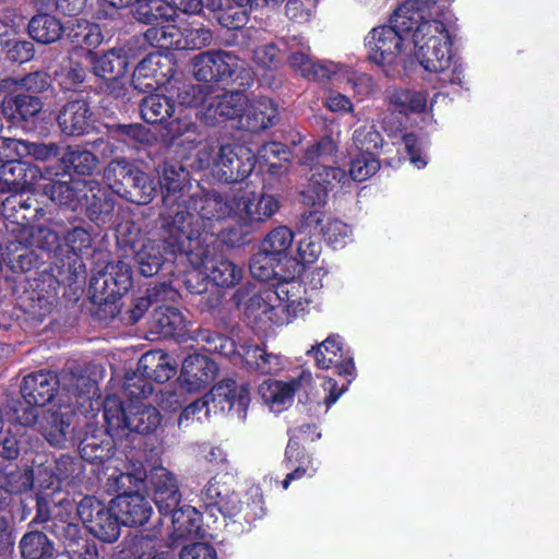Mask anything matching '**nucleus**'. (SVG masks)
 I'll return each mask as SVG.
<instances>
[{
	"mask_svg": "<svg viewBox=\"0 0 559 559\" xmlns=\"http://www.w3.org/2000/svg\"><path fill=\"white\" fill-rule=\"evenodd\" d=\"M185 49H201L212 41V32L201 24L191 23L182 28Z\"/></svg>",
	"mask_w": 559,
	"mask_h": 559,
	"instance_id": "nucleus-62",
	"label": "nucleus"
},
{
	"mask_svg": "<svg viewBox=\"0 0 559 559\" xmlns=\"http://www.w3.org/2000/svg\"><path fill=\"white\" fill-rule=\"evenodd\" d=\"M41 108L40 98L27 94L5 96L1 103L2 114L12 123L33 121Z\"/></svg>",
	"mask_w": 559,
	"mask_h": 559,
	"instance_id": "nucleus-33",
	"label": "nucleus"
},
{
	"mask_svg": "<svg viewBox=\"0 0 559 559\" xmlns=\"http://www.w3.org/2000/svg\"><path fill=\"white\" fill-rule=\"evenodd\" d=\"M218 367L206 356L194 354L188 356L178 378L180 384H211L216 380Z\"/></svg>",
	"mask_w": 559,
	"mask_h": 559,
	"instance_id": "nucleus-32",
	"label": "nucleus"
},
{
	"mask_svg": "<svg viewBox=\"0 0 559 559\" xmlns=\"http://www.w3.org/2000/svg\"><path fill=\"white\" fill-rule=\"evenodd\" d=\"M145 39L162 49H185L182 28L175 22H164L150 27L144 33Z\"/></svg>",
	"mask_w": 559,
	"mask_h": 559,
	"instance_id": "nucleus-42",
	"label": "nucleus"
},
{
	"mask_svg": "<svg viewBox=\"0 0 559 559\" xmlns=\"http://www.w3.org/2000/svg\"><path fill=\"white\" fill-rule=\"evenodd\" d=\"M380 168L379 160L373 156V153H359L350 162L349 181H364L374 175Z\"/></svg>",
	"mask_w": 559,
	"mask_h": 559,
	"instance_id": "nucleus-57",
	"label": "nucleus"
},
{
	"mask_svg": "<svg viewBox=\"0 0 559 559\" xmlns=\"http://www.w3.org/2000/svg\"><path fill=\"white\" fill-rule=\"evenodd\" d=\"M57 122L61 132L67 135L86 133L93 122L90 105L83 99L67 103L57 116Z\"/></svg>",
	"mask_w": 559,
	"mask_h": 559,
	"instance_id": "nucleus-28",
	"label": "nucleus"
},
{
	"mask_svg": "<svg viewBox=\"0 0 559 559\" xmlns=\"http://www.w3.org/2000/svg\"><path fill=\"white\" fill-rule=\"evenodd\" d=\"M183 251L191 265L210 277L217 286L231 287L242 278L243 270L227 259H215L210 246L205 245V239L197 246L187 247Z\"/></svg>",
	"mask_w": 559,
	"mask_h": 559,
	"instance_id": "nucleus-12",
	"label": "nucleus"
},
{
	"mask_svg": "<svg viewBox=\"0 0 559 559\" xmlns=\"http://www.w3.org/2000/svg\"><path fill=\"white\" fill-rule=\"evenodd\" d=\"M334 151L333 140L323 138L308 147L300 158V163L310 166L312 171L307 188L301 192L305 204L320 207L325 204L330 190L349 183V177L344 169L323 164Z\"/></svg>",
	"mask_w": 559,
	"mask_h": 559,
	"instance_id": "nucleus-5",
	"label": "nucleus"
},
{
	"mask_svg": "<svg viewBox=\"0 0 559 559\" xmlns=\"http://www.w3.org/2000/svg\"><path fill=\"white\" fill-rule=\"evenodd\" d=\"M369 59L380 66L404 63L414 57L420 67L442 83L461 85L463 64L452 51V38L443 22L431 19L427 4L407 0L391 17L390 25L374 27L366 37Z\"/></svg>",
	"mask_w": 559,
	"mask_h": 559,
	"instance_id": "nucleus-1",
	"label": "nucleus"
},
{
	"mask_svg": "<svg viewBox=\"0 0 559 559\" xmlns=\"http://www.w3.org/2000/svg\"><path fill=\"white\" fill-rule=\"evenodd\" d=\"M238 492L236 479L229 473L215 474L199 493V507L211 516L227 518L235 510Z\"/></svg>",
	"mask_w": 559,
	"mask_h": 559,
	"instance_id": "nucleus-16",
	"label": "nucleus"
},
{
	"mask_svg": "<svg viewBox=\"0 0 559 559\" xmlns=\"http://www.w3.org/2000/svg\"><path fill=\"white\" fill-rule=\"evenodd\" d=\"M234 216L242 225L263 223L280 209L272 194L245 190L234 199Z\"/></svg>",
	"mask_w": 559,
	"mask_h": 559,
	"instance_id": "nucleus-20",
	"label": "nucleus"
},
{
	"mask_svg": "<svg viewBox=\"0 0 559 559\" xmlns=\"http://www.w3.org/2000/svg\"><path fill=\"white\" fill-rule=\"evenodd\" d=\"M194 340L204 343L209 350L217 352L224 356L235 354L236 347L233 340L224 337L209 330H199Z\"/></svg>",
	"mask_w": 559,
	"mask_h": 559,
	"instance_id": "nucleus-60",
	"label": "nucleus"
},
{
	"mask_svg": "<svg viewBox=\"0 0 559 559\" xmlns=\"http://www.w3.org/2000/svg\"><path fill=\"white\" fill-rule=\"evenodd\" d=\"M88 393H82V397H74L75 402L70 400L64 404H58L55 408H49V416L44 426V436L53 447H63L68 437L74 430V418L76 412L87 413L93 409V401Z\"/></svg>",
	"mask_w": 559,
	"mask_h": 559,
	"instance_id": "nucleus-14",
	"label": "nucleus"
},
{
	"mask_svg": "<svg viewBox=\"0 0 559 559\" xmlns=\"http://www.w3.org/2000/svg\"><path fill=\"white\" fill-rule=\"evenodd\" d=\"M211 390L202 397L197 399L188 406H186L178 418V425L188 426L189 421L205 409L209 413L210 402L215 404V407H219L225 411H234L241 418L247 415V409L250 404V391L248 386H210Z\"/></svg>",
	"mask_w": 559,
	"mask_h": 559,
	"instance_id": "nucleus-10",
	"label": "nucleus"
},
{
	"mask_svg": "<svg viewBox=\"0 0 559 559\" xmlns=\"http://www.w3.org/2000/svg\"><path fill=\"white\" fill-rule=\"evenodd\" d=\"M180 104L198 108L200 119L207 126H216L226 120L242 118L248 98L241 92L214 94L207 85H189L178 95Z\"/></svg>",
	"mask_w": 559,
	"mask_h": 559,
	"instance_id": "nucleus-6",
	"label": "nucleus"
},
{
	"mask_svg": "<svg viewBox=\"0 0 559 559\" xmlns=\"http://www.w3.org/2000/svg\"><path fill=\"white\" fill-rule=\"evenodd\" d=\"M241 349V356L247 366L260 373H275L282 369L281 357L266 353L258 345H243Z\"/></svg>",
	"mask_w": 559,
	"mask_h": 559,
	"instance_id": "nucleus-44",
	"label": "nucleus"
},
{
	"mask_svg": "<svg viewBox=\"0 0 559 559\" xmlns=\"http://www.w3.org/2000/svg\"><path fill=\"white\" fill-rule=\"evenodd\" d=\"M86 76L85 69L70 60L67 66L62 67L59 71L56 72V78L59 85L63 90H73L79 84H81Z\"/></svg>",
	"mask_w": 559,
	"mask_h": 559,
	"instance_id": "nucleus-64",
	"label": "nucleus"
},
{
	"mask_svg": "<svg viewBox=\"0 0 559 559\" xmlns=\"http://www.w3.org/2000/svg\"><path fill=\"white\" fill-rule=\"evenodd\" d=\"M298 386H259V394L270 411L280 414L288 409Z\"/></svg>",
	"mask_w": 559,
	"mask_h": 559,
	"instance_id": "nucleus-52",
	"label": "nucleus"
},
{
	"mask_svg": "<svg viewBox=\"0 0 559 559\" xmlns=\"http://www.w3.org/2000/svg\"><path fill=\"white\" fill-rule=\"evenodd\" d=\"M307 354L313 357L320 369H329L334 366L336 372L343 376L345 381L352 382L355 379L356 368L353 357L345 354L338 335H330L318 346L309 349Z\"/></svg>",
	"mask_w": 559,
	"mask_h": 559,
	"instance_id": "nucleus-22",
	"label": "nucleus"
},
{
	"mask_svg": "<svg viewBox=\"0 0 559 559\" xmlns=\"http://www.w3.org/2000/svg\"><path fill=\"white\" fill-rule=\"evenodd\" d=\"M36 513L29 525L44 524V528L49 531L59 539L67 549H73L82 539V530L76 522V503L69 499H62L57 506V511L51 514L50 501L41 493L36 497Z\"/></svg>",
	"mask_w": 559,
	"mask_h": 559,
	"instance_id": "nucleus-8",
	"label": "nucleus"
},
{
	"mask_svg": "<svg viewBox=\"0 0 559 559\" xmlns=\"http://www.w3.org/2000/svg\"><path fill=\"white\" fill-rule=\"evenodd\" d=\"M104 177L111 187H115L117 182L129 186L131 188L130 200L134 203L147 204L156 194L153 179L126 159L112 160L106 167Z\"/></svg>",
	"mask_w": 559,
	"mask_h": 559,
	"instance_id": "nucleus-15",
	"label": "nucleus"
},
{
	"mask_svg": "<svg viewBox=\"0 0 559 559\" xmlns=\"http://www.w3.org/2000/svg\"><path fill=\"white\" fill-rule=\"evenodd\" d=\"M175 374L176 369L166 357L157 353H146L139 359L134 371L126 372V380L143 384H165Z\"/></svg>",
	"mask_w": 559,
	"mask_h": 559,
	"instance_id": "nucleus-26",
	"label": "nucleus"
},
{
	"mask_svg": "<svg viewBox=\"0 0 559 559\" xmlns=\"http://www.w3.org/2000/svg\"><path fill=\"white\" fill-rule=\"evenodd\" d=\"M354 143L361 153H372L382 145V136L373 124H364L354 131Z\"/></svg>",
	"mask_w": 559,
	"mask_h": 559,
	"instance_id": "nucleus-61",
	"label": "nucleus"
},
{
	"mask_svg": "<svg viewBox=\"0 0 559 559\" xmlns=\"http://www.w3.org/2000/svg\"><path fill=\"white\" fill-rule=\"evenodd\" d=\"M34 472L32 468L14 466L0 475V489L10 495H21L32 489Z\"/></svg>",
	"mask_w": 559,
	"mask_h": 559,
	"instance_id": "nucleus-51",
	"label": "nucleus"
},
{
	"mask_svg": "<svg viewBox=\"0 0 559 559\" xmlns=\"http://www.w3.org/2000/svg\"><path fill=\"white\" fill-rule=\"evenodd\" d=\"M308 389L304 404L307 406L309 414L319 416L321 408L324 406L323 414H326L329 408L346 392L348 386H330L329 392L323 397L319 396L317 386H308Z\"/></svg>",
	"mask_w": 559,
	"mask_h": 559,
	"instance_id": "nucleus-54",
	"label": "nucleus"
},
{
	"mask_svg": "<svg viewBox=\"0 0 559 559\" xmlns=\"http://www.w3.org/2000/svg\"><path fill=\"white\" fill-rule=\"evenodd\" d=\"M57 175L51 168L45 170L43 178L48 182L43 186L44 194L59 205L78 211L83 204V197H87L88 180H55L53 176Z\"/></svg>",
	"mask_w": 559,
	"mask_h": 559,
	"instance_id": "nucleus-23",
	"label": "nucleus"
},
{
	"mask_svg": "<svg viewBox=\"0 0 559 559\" xmlns=\"http://www.w3.org/2000/svg\"><path fill=\"white\" fill-rule=\"evenodd\" d=\"M254 164L255 156L250 148L242 145H222L215 173L221 181L236 182L248 177Z\"/></svg>",
	"mask_w": 559,
	"mask_h": 559,
	"instance_id": "nucleus-21",
	"label": "nucleus"
},
{
	"mask_svg": "<svg viewBox=\"0 0 559 559\" xmlns=\"http://www.w3.org/2000/svg\"><path fill=\"white\" fill-rule=\"evenodd\" d=\"M293 239L292 230L286 226H280L266 235L261 243L260 250L282 261L286 258L292 247Z\"/></svg>",
	"mask_w": 559,
	"mask_h": 559,
	"instance_id": "nucleus-53",
	"label": "nucleus"
},
{
	"mask_svg": "<svg viewBox=\"0 0 559 559\" xmlns=\"http://www.w3.org/2000/svg\"><path fill=\"white\" fill-rule=\"evenodd\" d=\"M91 221L96 223H106L114 212L115 202L107 192L100 188L99 183L88 180L87 197H83V204Z\"/></svg>",
	"mask_w": 559,
	"mask_h": 559,
	"instance_id": "nucleus-36",
	"label": "nucleus"
},
{
	"mask_svg": "<svg viewBox=\"0 0 559 559\" xmlns=\"http://www.w3.org/2000/svg\"><path fill=\"white\" fill-rule=\"evenodd\" d=\"M230 215H234L233 205L216 192H204L195 185L181 209L162 216V229L175 253L202 242L200 237L203 233L214 234L215 224Z\"/></svg>",
	"mask_w": 559,
	"mask_h": 559,
	"instance_id": "nucleus-2",
	"label": "nucleus"
},
{
	"mask_svg": "<svg viewBox=\"0 0 559 559\" xmlns=\"http://www.w3.org/2000/svg\"><path fill=\"white\" fill-rule=\"evenodd\" d=\"M112 508L117 511L124 526H142L150 520L153 509L145 496L139 491H124L112 499Z\"/></svg>",
	"mask_w": 559,
	"mask_h": 559,
	"instance_id": "nucleus-25",
	"label": "nucleus"
},
{
	"mask_svg": "<svg viewBox=\"0 0 559 559\" xmlns=\"http://www.w3.org/2000/svg\"><path fill=\"white\" fill-rule=\"evenodd\" d=\"M76 522L80 520L85 528L104 543H114L120 536V522L117 511L106 507L94 496H84L75 508Z\"/></svg>",
	"mask_w": 559,
	"mask_h": 559,
	"instance_id": "nucleus-9",
	"label": "nucleus"
},
{
	"mask_svg": "<svg viewBox=\"0 0 559 559\" xmlns=\"http://www.w3.org/2000/svg\"><path fill=\"white\" fill-rule=\"evenodd\" d=\"M85 462L80 452L75 454L62 453L55 460L52 475L58 484L74 485L81 483L85 473Z\"/></svg>",
	"mask_w": 559,
	"mask_h": 559,
	"instance_id": "nucleus-41",
	"label": "nucleus"
},
{
	"mask_svg": "<svg viewBox=\"0 0 559 559\" xmlns=\"http://www.w3.org/2000/svg\"><path fill=\"white\" fill-rule=\"evenodd\" d=\"M300 239L298 240L297 253L299 261L302 264H311L313 263L321 253V242L320 238L317 234H300L298 231Z\"/></svg>",
	"mask_w": 559,
	"mask_h": 559,
	"instance_id": "nucleus-63",
	"label": "nucleus"
},
{
	"mask_svg": "<svg viewBox=\"0 0 559 559\" xmlns=\"http://www.w3.org/2000/svg\"><path fill=\"white\" fill-rule=\"evenodd\" d=\"M2 215L5 219V228L10 237V245L15 241H27L29 230L35 223L44 217L45 211L31 195L23 193L10 194L2 201Z\"/></svg>",
	"mask_w": 559,
	"mask_h": 559,
	"instance_id": "nucleus-11",
	"label": "nucleus"
},
{
	"mask_svg": "<svg viewBox=\"0 0 559 559\" xmlns=\"http://www.w3.org/2000/svg\"><path fill=\"white\" fill-rule=\"evenodd\" d=\"M329 80L349 84L352 90L360 96L369 95L374 87L370 75L357 72L340 63H336V69L331 73V79Z\"/></svg>",
	"mask_w": 559,
	"mask_h": 559,
	"instance_id": "nucleus-50",
	"label": "nucleus"
},
{
	"mask_svg": "<svg viewBox=\"0 0 559 559\" xmlns=\"http://www.w3.org/2000/svg\"><path fill=\"white\" fill-rule=\"evenodd\" d=\"M175 534L178 537H190L199 534L201 526V512L195 507L178 506L168 514Z\"/></svg>",
	"mask_w": 559,
	"mask_h": 559,
	"instance_id": "nucleus-43",
	"label": "nucleus"
},
{
	"mask_svg": "<svg viewBox=\"0 0 559 559\" xmlns=\"http://www.w3.org/2000/svg\"><path fill=\"white\" fill-rule=\"evenodd\" d=\"M62 25L59 20L49 14L34 16L28 23L31 37L41 44H50L60 38Z\"/></svg>",
	"mask_w": 559,
	"mask_h": 559,
	"instance_id": "nucleus-46",
	"label": "nucleus"
},
{
	"mask_svg": "<svg viewBox=\"0 0 559 559\" xmlns=\"http://www.w3.org/2000/svg\"><path fill=\"white\" fill-rule=\"evenodd\" d=\"M170 76H173L170 59L160 53H151L141 60L134 69L133 83L138 87L140 80L147 79L150 82L145 83V87L154 88L164 84Z\"/></svg>",
	"mask_w": 559,
	"mask_h": 559,
	"instance_id": "nucleus-31",
	"label": "nucleus"
},
{
	"mask_svg": "<svg viewBox=\"0 0 559 559\" xmlns=\"http://www.w3.org/2000/svg\"><path fill=\"white\" fill-rule=\"evenodd\" d=\"M135 261L143 276H153L163 264V248L157 240H145L135 252Z\"/></svg>",
	"mask_w": 559,
	"mask_h": 559,
	"instance_id": "nucleus-47",
	"label": "nucleus"
},
{
	"mask_svg": "<svg viewBox=\"0 0 559 559\" xmlns=\"http://www.w3.org/2000/svg\"><path fill=\"white\" fill-rule=\"evenodd\" d=\"M102 406L105 420L104 431L117 438H123L128 426L129 407L126 408L123 401L115 394H107Z\"/></svg>",
	"mask_w": 559,
	"mask_h": 559,
	"instance_id": "nucleus-38",
	"label": "nucleus"
},
{
	"mask_svg": "<svg viewBox=\"0 0 559 559\" xmlns=\"http://www.w3.org/2000/svg\"><path fill=\"white\" fill-rule=\"evenodd\" d=\"M61 163L66 167H72L78 174L90 175L96 169L98 159L87 150L69 146L61 157Z\"/></svg>",
	"mask_w": 559,
	"mask_h": 559,
	"instance_id": "nucleus-55",
	"label": "nucleus"
},
{
	"mask_svg": "<svg viewBox=\"0 0 559 559\" xmlns=\"http://www.w3.org/2000/svg\"><path fill=\"white\" fill-rule=\"evenodd\" d=\"M27 241H15L8 247L9 250L17 251L19 248L36 247L50 250L57 243V235L48 227L36 226L29 230Z\"/></svg>",
	"mask_w": 559,
	"mask_h": 559,
	"instance_id": "nucleus-56",
	"label": "nucleus"
},
{
	"mask_svg": "<svg viewBox=\"0 0 559 559\" xmlns=\"http://www.w3.org/2000/svg\"><path fill=\"white\" fill-rule=\"evenodd\" d=\"M91 60L94 73L107 81L117 80L127 71L126 57L114 50L107 51L97 58L91 56Z\"/></svg>",
	"mask_w": 559,
	"mask_h": 559,
	"instance_id": "nucleus-48",
	"label": "nucleus"
},
{
	"mask_svg": "<svg viewBox=\"0 0 559 559\" xmlns=\"http://www.w3.org/2000/svg\"><path fill=\"white\" fill-rule=\"evenodd\" d=\"M193 75L198 81L215 82L223 86H250L252 70L236 55L223 50H209L197 55L192 60Z\"/></svg>",
	"mask_w": 559,
	"mask_h": 559,
	"instance_id": "nucleus-7",
	"label": "nucleus"
},
{
	"mask_svg": "<svg viewBox=\"0 0 559 559\" xmlns=\"http://www.w3.org/2000/svg\"><path fill=\"white\" fill-rule=\"evenodd\" d=\"M306 289L299 281H284L273 288L253 294L245 304L247 319L259 325H284L290 323L305 309Z\"/></svg>",
	"mask_w": 559,
	"mask_h": 559,
	"instance_id": "nucleus-4",
	"label": "nucleus"
},
{
	"mask_svg": "<svg viewBox=\"0 0 559 559\" xmlns=\"http://www.w3.org/2000/svg\"><path fill=\"white\" fill-rule=\"evenodd\" d=\"M159 461H162V459ZM145 469L147 477L138 486H134L128 479H126L124 483L128 481L131 487L139 488L146 479H148L154 503L156 504L160 515L168 516L169 512L181 502V492L179 490L178 480L169 469L160 464V462L146 464ZM119 484L122 486L121 483ZM124 485L126 484H123V486Z\"/></svg>",
	"mask_w": 559,
	"mask_h": 559,
	"instance_id": "nucleus-17",
	"label": "nucleus"
},
{
	"mask_svg": "<svg viewBox=\"0 0 559 559\" xmlns=\"http://www.w3.org/2000/svg\"><path fill=\"white\" fill-rule=\"evenodd\" d=\"M116 436L102 429L87 433L79 444V452L86 462L93 465H102L116 453Z\"/></svg>",
	"mask_w": 559,
	"mask_h": 559,
	"instance_id": "nucleus-29",
	"label": "nucleus"
},
{
	"mask_svg": "<svg viewBox=\"0 0 559 559\" xmlns=\"http://www.w3.org/2000/svg\"><path fill=\"white\" fill-rule=\"evenodd\" d=\"M297 230L300 234L322 235L329 243L344 247L352 239V228L343 221L328 217L320 209L305 211L298 221Z\"/></svg>",
	"mask_w": 559,
	"mask_h": 559,
	"instance_id": "nucleus-18",
	"label": "nucleus"
},
{
	"mask_svg": "<svg viewBox=\"0 0 559 559\" xmlns=\"http://www.w3.org/2000/svg\"><path fill=\"white\" fill-rule=\"evenodd\" d=\"M174 110L173 100L160 94L148 95L141 103V115L148 123L163 122L174 114Z\"/></svg>",
	"mask_w": 559,
	"mask_h": 559,
	"instance_id": "nucleus-49",
	"label": "nucleus"
},
{
	"mask_svg": "<svg viewBox=\"0 0 559 559\" xmlns=\"http://www.w3.org/2000/svg\"><path fill=\"white\" fill-rule=\"evenodd\" d=\"M43 177L41 170L22 160L0 164V191L22 193L31 189Z\"/></svg>",
	"mask_w": 559,
	"mask_h": 559,
	"instance_id": "nucleus-24",
	"label": "nucleus"
},
{
	"mask_svg": "<svg viewBox=\"0 0 559 559\" xmlns=\"http://www.w3.org/2000/svg\"><path fill=\"white\" fill-rule=\"evenodd\" d=\"M20 393L26 405L31 407H44L51 405L55 408L58 404H64L62 396L69 401L73 397H82V393H91V386H19Z\"/></svg>",
	"mask_w": 559,
	"mask_h": 559,
	"instance_id": "nucleus-27",
	"label": "nucleus"
},
{
	"mask_svg": "<svg viewBox=\"0 0 559 559\" xmlns=\"http://www.w3.org/2000/svg\"><path fill=\"white\" fill-rule=\"evenodd\" d=\"M160 423L162 415L156 407L142 402L129 405L128 426L123 436L130 443L126 451L128 467L118 478L122 485L128 479L138 486L147 477L145 465L159 462L163 447L156 431Z\"/></svg>",
	"mask_w": 559,
	"mask_h": 559,
	"instance_id": "nucleus-3",
	"label": "nucleus"
},
{
	"mask_svg": "<svg viewBox=\"0 0 559 559\" xmlns=\"http://www.w3.org/2000/svg\"><path fill=\"white\" fill-rule=\"evenodd\" d=\"M188 321L182 312L170 306H160L152 317V329L163 337H177L181 341L194 338L187 330Z\"/></svg>",
	"mask_w": 559,
	"mask_h": 559,
	"instance_id": "nucleus-30",
	"label": "nucleus"
},
{
	"mask_svg": "<svg viewBox=\"0 0 559 559\" xmlns=\"http://www.w3.org/2000/svg\"><path fill=\"white\" fill-rule=\"evenodd\" d=\"M19 548L23 559H53L56 554L53 542L38 530L26 532L19 543Z\"/></svg>",
	"mask_w": 559,
	"mask_h": 559,
	"instance_id": "nucleus-40",
	"label": "nucleus"
},
{
	"mask_svg": "<svg viewBox=\"0 0 559 559\" xmlns=\"http://www.w3.org/2000/svg\"><path fill=\"white\" fill-rule=\"evenodd\" d=\"M389 104L401 114L421 112L427 107V93L394 88L388 95Z\"/></svg>",
	"mask_w": 559,
	"mask_h": 559,
	"instance_id": "nucleus-45",
	"label": "nucleus"
},
{
	"mask_svg": "<svg viewBox=\"0 0 559 559\" xmlns=\"http://www.w3.org/2000/svg\"><path fill=\"white\" fill-rule=\"evenodd\" d=\"M133 15L138 21L154 26L164 22H175L177 11L164 0H138Z\"/></svg>",
	"mask_w": 559,
	"mask_h": 559,
	"instance_id": "nucleus-39",
	"label": "nucleus"
},
{
	"mask_svg": "<svg viewBox=\"0 0 559 559\" xmlns=\"http://www.w3.org/2000/svg\"><path fill=\"white\" fill-rule=\"evenodd\" d=\"M281 262L278 258H274L260 250L250 262V273L259 281H269L277 275L276 267Z\"/></svg>",
	"mask_w": 559,
	"mask_h": 559,
	"instance_id": "nucleus-59",
	"label": "nucleus"
},
{
	"mask_svg": "<svg viewBox=\"0 0 559 559\" xmlns=\"http://www.w3.org/2000/svg\"><path fill=\"white\" fill-rule=\"evenodd\" d=\"M1 46L5 57L11 61L24 63L34 57V45L29 40L11 37L3 39Z\"/></svg>",
	"mask_w": 559,
	"mask_h": 559,
	"instance_id": "nucleus-58",
	"label": "nucleus"
},
{
	"mask_svg": "<svg viewBox=\"0 0 559 559\" xmlns=\"http://www.w3.org/2000/svg\"><path fill=\"white\" fill-rule=\"evenodd\" d=\"M277 119V107L266 97L248 99L242 118V128L257 132L264 130L275 123Z\"/></svg>",
	"mask_w": 559,
	"mask_h": 559,
	"instance_id": "nucleus-34",
	"label": "nucleus"
},
{
	"mask_svg": "<svg viewBox=\"0 0 559 559\" xmlns=\"http://www.w3.org/2000/svg\"><path fill=\"white\" fill-rule=\"evenodd\" d=\"M105 369L97 364L81 366L69 364L59 374L49 371H35L23 378L22 384H99L105 380Z\"/></svg>",
	"mask_w": 559,
	"mask_h": 559,
	"instance_id": "nucleus-19",
	"label": "nucleus"
},
{
	"mask_svg": "<svg viewBox=\"0 0 559 559\" xmlns=\"http://www.w3.org/2000/svg\"><path fill=\"white\" fill-rule=\"evenodd\" d=\"M293 69L309 80L324 81L331 79V73L335 71L336 63L333 61H313L310 51H295L288 57Z\"/></svg>",
	"mask_w": 559,
	"mask_h": 559,
	"instance_id": "nucleus-37",
	"label": "nucleus"
},
{
	"mask_svg": "<svg viewBox=\"0 0 559 559\" xmlns=\"http://www.w3.org/2000/svg\"><path fill=\"white\" fill-rule=\"evenodd\" d=\"M265 514L264 500L261 492L258 490L246 495L245 500L237 497L235 510L227 514L226 519L231 520L234 523L240 525V530L249 531L252 523L262 519Z\"/></svg>",
	"mask_w": 559,
	"mask_h": 559,
	"instance_id": "nucleus-35",
	"label": "nucleus"
},
{
	"mask_svg": "<svg viewBox=\"0 0 559 559\" xmlns=\"http://www.w3.org/2000/svg\"><path fill=\"white\" fill-rule=\"evenodd\" d=\"M162 190V202L164 214H175V212L188 202L189 194L194 190L189 179V171L178 163L166 162L156 169Z\"/></svg>",
	"mask_w": 559,
	"mask_h": 559,
	"instance_id": "nucleus-13",
	"label": "nucleus"
}]
</instances>
